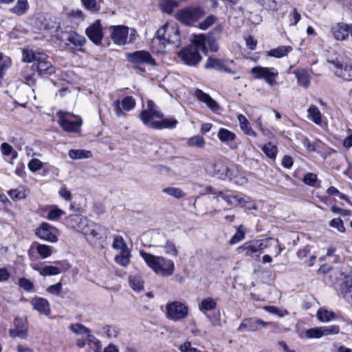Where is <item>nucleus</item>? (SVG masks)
<instances>
[{
  "mask_svg": "<svg viewBox=\"0 0 352 352\" xmlns=\"http://www.w3.org/2000/svg\"><path fill=\"white\" fill-rule=\"evenodd\" d=\"M131 252L129 250L120 251L118 255L115 256V262L121 266L126 267L129 264Z\"/></svg>",
  "mask_w": 352,
  "mask_h": 352,
  "instance_id": "37",
  "label": "nucleus"
},
{
  "mask_svg": "<svg viewBox=\"0 0 352 352\" xmlns=\"http://www.w3.org/2000/svg\"><path fill=\"white\" fill-rule=\"evenodd\" d=\"M176 6L172 0H160V8L163 12L170 14Z\"/></svg>",
  "mask_w": 352,
  "mask_h": 352,
  "instance_id": "46",
  "label": "nucleus"
},
{
  "mask_svg": "<svg viewBox=\"0 0 352 352\" xmlns=\"http://www.w3.org/2000/svg\"><path fill=\"white\" fill-rule=\"evenodd\" d=\"M264 309L272 314L276 315L279 317H283L285 315H287L289 313L286 310H280L278 307L275 306H265L264 307Z\"/></svg>",
  "mask_w": 352,
  "mask_h": 352,
  "instance_id": "58",
  "label": "nucleus"
},
{
  "mask_svg": "<svg viewBox=\"0 0 352 352\" xmlns=\"http://www.w3.org/2000/svg\"><path fill=\"white\" fill-rule=\"evenodd\" d=\"M86 35L95 44L101 43L103 38L102 28L100 20L96 21L94 23L87 28Z\"/></svg>",
  "mask_w": 352,
  "mask_h": 352,
  "instance_id": "18",
  "label": "nucleus"
},
{
  "mask_svg": "<svg viewBox=\"0 0 352 352\" xmlns=\"http://www.w3.org/2000/svg\"><path fill=\"white\" fill-rule=\"evenodd\" d=\"M106 232L107 229L105 228L94 223V225H93V228H91V232L90 236H89L88 241L100 239L102 237Z\"/></svg>",
  "mask_w": 352,
  "mask_h": 352,
  "instance_id": "40",
  "label": "nucleus"
},
{
  "mask_svg": "<svg viewBox=\"0 0 352 352\" xmlns=\"http://www.w3.org/2000/svg\"><path fill=\"white\" fill-rule=\"evenodd\" d=\"M59 124L65 131L76 133L81 126L82 121L80 118H74L69 113L59 112Z\"/></svg>",
  "mask_w": 352,
  "mask_h": 352,
  "instance_id": "11",
  "label": "nucleus"
},
{
  "mask_svg": "<svg viewBox=\"0 0 352 352\" xmlns=\"http://www.w3.org/2000/svg\"><path fill=\"white\" fill-rule=\"evenodd\" d=\"M28 9V0H17L15 6L10 9V12L17 16H22L26 13Z\"/></svg>",
  "mask_w": 352,
  "mask_h": 352,
  "instance_id": "32",
  "label": "nucleus"
},
{
  "mask_svg": "<svg viewBox=\"0 0 352 352\" xmlns=\"http://www.w3.org/2000/svg\"><path fill=\"white\" fill-rule=\"evenodd\" d=\"M266 327L268 322H265L257 318H250L244 319L239 326L237 331H256L258 329L259 326Z\"/></svg>",
  "mask_w": 352,
  "mask_h": 352,
  "instance_id": "19",
  "label": "nucleus"
},
{
  "mask_svg": "<svg viewBox=\"0 0 352 352\" xmlns=\"http://www.w3.org/2000/svg\"><path fill=\"white\" fill-rule=\"evenodd\" d=\"M112 248L115 250L122 251L123 250H129L126 245V242L124 241L123 237L122 236H116L113 239V241L112 243Z\"/></svg>",
  "mask_w": 352,
  "mask_h": 352,
  "instance_id": "48",
  "label": "nucleus"
},
{
  "mask_svg": "<svg viewBox=\"0 0 352 352\" xmlns=\"http://www.w3.org/2000/svg\"><path fill=\"white\" fill-rule=\"evenodd\" d=\"M217 137L221 142L227 144L230 149L235 150L237 148L238 144L235 142L236 135L233 132L227 129L221 128L217 133Z\"/></svg>",
  "mask_w": 352,
  "mask_h": 352,
  "instance_id": "21",
  "label": "nucleus"
},
{
  "mask_svg": "<svg viewBox=\"0 0 352 352\" xmlns=\"http://www.w3.org/2000/svg\"><path fill=\"white\" fill-rule=\"evenodd\" d=\"M110 36L113 43L118 45H124L133 43L135 40V31L125 25H113L109 28Z\"/></svg>",
  "mask_w": 352,
  "mask_h": 352,
  "instance_id": "6",
  "label": "nucleus"
},
{
  "mask_svg": "<svg viewBox=\"0 0 352 352\" xmlns=\"http://www.w3.org/2000/svg\"><path fill=\"white\" fill-rule=\"evenodd\" d=\"M126 58L135 68L139 69L141 72L144 71V68L142 67V65L146 64L153 66L156 64L155 60L152 58L150 53L144 50L128 53Z\"/></svg>",
  "mask_w": 352,
  "mask_h": 352,
  "instance_id": "9",
  "label": "nucleus"
},
{
  "mask_svg": "<svg viewBox=\"0 0 352 352\" xmlns=\"http://www.w3.org/2000/svg\"><path fill=\"white\" fill-rule=\"evenodd\" d=\"M49 57L43 52L32 50H23V60L27 63L33 62L31 69L38 75H51L55 73V68L48 60Z\"/></svg>",
  "mask_w": 352,
  "mask_h": 352,
  "instance_id": "3",
  "label": "nucleus"
},
{
  "mask_svg": "<svg viewBox=\"0 0 352 352\" xmlns=\"http://www.w3.org/2000/svg\"><path fill=\"white\" fill-rule=\"evenodd\" d=\"M162 192L175 199H182L186 196V193L178 187H166L162 189Z\"/></svg>",
  "mask_w": 352,
  "mask_h": 352,
  "instance_id": "38",
  "label": "nucleus"
},
{
  "mask_svg": "<svg viewBox=\"0 0 352 352\" xmlns=\"http://www.w3.org/2000/svg\"><path fill=\"white\" fill-rule=\"evenodd\" d=\"M251 73L254 78L264 79L270 86L276 84V78L278 76V72L274 67L256 66L252 68Z\"/></svg>",
  "mask_w": 352,
  "mask_h": 352,
  "instance_id": "10",
  "label": "nucleus"
},
{
  "mask_svg": "<svg viewBox=\"0 0 352 352\" xmlns=\"http://www.w3.org/2000/svg\"><path fill=\"white\" fill-rule=\"evenodd\" d=\"M305 336L307 338H320L322 337L321 327L307 329Z\"/></svg>",
  "mask_w": 352,
  "mask_h": 352,
  "instance_id": "56",
  "label": "nucleus"
},
{
  "mask_svg": "<svg viewBox=\"0 0 352 352\" xmlns=\"http://www.w3.org/2000/svg\"><path fill=\"white\" fill-rule=\"evenodd\" d=\"M129 284L130 286L135 291H141L144 288L143 282L135 276L130 278Z\"/></svg>",
  "mask_w": 352,
  "mask_h": 352,
  "instance_id": "60",
  "label": "nucleus"
},
{
  "mask_svg": "<svg viewBox=\"0 0 352 352\" xmlns=\"http://www.w3.org/2000/svg\"><path fill=\"white\" fill-rule=\"evenodd\" d=\"M139 118L146 127L155 130L174 129L178 124L177 120L173 117L164 118L159 107L151 100L147 101L146 107L140 112Z\"/></svg>",
  "mask_w": 352,
  "mask_h": 352,
  "instance_id": "1",
  "label": "nucleus"
},
{
  "mask_svg": "<svg viewBox=\"0 0 352 352\" xmlns=\"http://www.w3.org/2000/svg\"><path fill=\"white\" fill-rule=\"evenodd\" d=\"M236 250L238 254H243L245 256H252L254 254L258 252L254 240L244 243L242 245L238 247Z\"/></svg>",
  "mask_w": 352,
  "mask_h": 352,
  "instance_id": "28",
  "label": "nucleus"
},
{
  "mask_svg": "<svg viewBox=\"0 0 352 352\" xmlns=\"http://www.w3.org/2000/svg\"><path fill=\"white\" fill-rule=\"evenodd\" d=\"M222 71L228 74H234L237 72L238 68L233 60H223Z\"/></svg>",
  "mask_w": 352,
  "mask_h": 352,
  "instance_id": "51",
  "label": "nucleus"
},
{
  "mask_svg": "<svg viewBox=\"0 0 352 352\" xmlns=\"http://www.w3.org/2000/svg\"><path fill=\"white\" fill-rule=\"evenodd\" d=\"M67 38L71 44L74 45L76 47H81L86 43V38L76 33V32H66Z\"/></svg>",
  "mask_w": 352,
  "mask_h": 352,
  "instance_id": "29",
  "label": "nucleus"
},
{
  "mask_svg": "<svg viewBox=\"0 0 352 352\" xmlns=\"http://www.w3.org/2000/svg\"><path fill=\"white\" fill-rule=\"evenodd\" d=\"M140 254L156 274L162 276H170L173 274L175 264L172 260L164 256H155L144 251H140Z\"/></svg>",
  "mask_w": 352,
  "mask_h": 352,
  "instance_id": "5",
  "label": "nucleus"
},
{
  "mask_svg": "<svg viewBox=\"0 0 352 352\" xmlns=\"http://www.w3.org/2000/svg\"><path fill=\"white\" fill-rule=\"evenodd\" d=\"M274 239L273 238H267L261 240H254L257 252L262 253L265 249L272 247Z\"/></svg>",
  "mask_w": 352,
  "mask_h": 352,
  "instance_id": "41",
  "label": "nucleus"
},
{
  "mask_svg": "<svg viewBox=\"0 0 352 352\" xmlns=\"http://www.w3.org/2000/svg\"><path fill=\"white\" fill-rule=\"evenodd\" d=\"M187 145L191 148L202 149L205 147L206 140L203 136L195 135L188 139Z\"/></svg>",
  "mask_w": 352,
  "mask_h": 352,
  "instance_id": "35",
  "label": "nucleus"
},
{
  "mask_svg": "<svg viewBox=\"0 0 352 352\" xmlns=\"http://www.w3.org/2000/svg\"><path fill=\"white\" fill-rule=\"evenodd\" d=\"M18 285L19 287L28 292H32L34 287V283L25 277L19 279Z\"/></svg>",
  "mask_w": 352,
  "mask_h": 352,
  "instance_id": "49",
  "label": "nucleus"
},
{
  "mask_svg": "<svg viewBox=\"0 0 352 352\" xmlns=\"http://www.w3.org/2000/svg\"><path fill=\"white\" fill-rule=\"evenodd\" d=\"M228 190V194L226 197L225 201L232 207L241 206L245 208L248 210L255 209V204L251 200L250 197H243L239 193L230 194Z\"/></svg>",
  "mask_w": 352,
  "mask_h": 352,
  "instance_id": "13",
  "label": "nucleus"
},
{
  "mask_svg": "<svg viewBox=\"0 0 352 352\" xmlns=\"http://www.w3.org/2000/svg\"><path fill=\"white\" fill-rule=\"evenodd\" d=\"M349 24L337 23L331 28V32L337 41H344L349 34Z\"/></svg>",
  "mask_w": 352,
  "mask_h": 352,
  "instance_id": "24",
  "label": "nucleus"
},
{
  "mask_svg": "<svg viewBox=\"0 0 352 352\" xmlns=\"http://www.w3.org/2000/svg\"><path fill=\"white\" fill-rule=\"evenodd\" d=\"M317 317L321 322H327L335 318L336 314L332 311L321 309L318 311Z\"/></svg>",
  "mask_w": 352,
  "mask_h": 352,
  "instance_id": "42",
  "label": "nucleus"
},
{
  "mask_svg": "<svg viewBox=\"0 0 352 352\" xmlns=\"http://www.w3.org/2000/svg\"><path fill=\"white\" fill-rule=\"evenodd\" d=\"M292 50L290 46L280 45L276 48L272 49L267 52V55L276 58H280L287 55Z\"/></svg>",
  "mask_w": 352,
  "mask_h": 352,
  "instance_id": "31",
  "label": "nucleus"
},
{
  "mask_svg": "<svg viewBox=\"0 0 352 352\" xmlns=\"http://www.w3.org/2000/svg\"><path fill=\"white\" fill-rule=\"evenodd\" d=\"M217 299H214L210 297L204 298L199 304V309L208 318L209 320H211V317L207 314L208 311H213L217 308Z\"/></svg>",
  "mask_w": 352,
  "mask_h": 352,
  "instance_id": "26",
  "label": "nucleus"
},
{
  "mask_svg": "<svg viewBox=\"0 0 352 352\" xmlns=\"http://www.w3.org/2000/svg\"><path fill=\"white\" fill-rule=\"evenodd\" d=\"M181 352H201L197 348L192 347L190 342H186L179 346Z\"/></svg>",
  "mask_w": 352,
  "mask_h": 352,
  "instance_id": "64",
  "label": "nucleus"
},
{
  "mask_svg": "<svg viewBox=\"0 0 352 352\" xmlns=\"http://www.w3.org/2000/svg\"><path fill=\"white\" fill-rule=\"evenodd\" d=\"M322 336L329 335H336L340 331V327L338 325L333 324L329 326L321 327Z\"/></svg>",
  "mask_w": 352,
  "mask_h": 352,
  "instance_id": "55",
  "label": "nucleus"
},
{
  "mask_svg": "<svg viewBox=\"0 0 352 352\" xmlns=\"http://www.w3.org/2000/svg\"><path fill=\"white\" fill-rule=\"evenodd\" d=\"M294 74H295L297 80H298V83L307 88L309 87V84H310V77H309V75L308 74V72L307 70L305 69H296Z\"/></svg>",
  "mask_w": 352,
  "mask_h": 352,
  "instance_id": "30",
  "label": "nucleus"
},
{
  "mask_svg": "<svg viewBox=\"0 0 352 352\" xmlns=\"http://www.w3.org/2000/svg\"><path fill=\"white\" fill-rule=\"evenodd\" d=\"M58 265H45L41 270V276H56L70 268V265L64 261H56Z\"/></svg>",
  "mask_w": 352,
  "mask_h": 352,
  "instance_id": "20",
  "label": "nucleus"
},
{
  "mask_svg": "<svg viewBox=\"0 0 352 352\" xmlns=\"http://www.w3.org/2000/svg\"><path fill=\"white\" fill-rule=\"evenodd\" d=\"M209 174L217 177L220 179L226 180L230 177L232 168H228L221 160H217L213 163L211 168L207 169Z\"/></svg>",
  "mask_w": 352,
  "mask_h": 352,
  "instance_id": "16",
  "label": "nucleus"
},
{
  "mask_svg": "<svg viewBox=\"0 0 352 352\" xmlns=\"http://www.w3.org/2000/svg\"><path fill=\"white\" fill-rule=\"evenodd\" d=\"M307 118L316 124L320 126H323V125L326 124L323 121L324 117L317 106L311 104L307 109Z\"/></svg>",
  "mask_w": 352,
  "mask_h": 352,
  "instance_id": "25",
  "label": "nucleus"
},
{
  "mask_svg": "<svg viewBox=\"0 0 352 352\" xmlns=\"http://www.w3.org/2000/svg\"><path fill=\"white\" fill-rule=\"evenodd\" d=\"M245 239V232L242 230V226L237 227L236 233L230 239L229 243L234 245Z\"/></svg>",
  "mask_w": 352,
  "mask_h": 352,
  "instance_id": "53",
  "label": "nucleus"
},
{
  "mask_svg": "<svg viewBox=\"0 0 352 352\" xmlns=\"http://www.w3.org/2000/svg\"><path fill=\"white\" fill-rule=\"evenodd\" d=\"M68 155L72 160H80L89 158L91 156V153L82 149H71L69 151Z\"/></svg>",
  "mask_w": 352,
  "mask_h": 352,
  "instance_id": "39",
  "label": "nucleus"
},
{
  "mask_svg": "<svg viewBox=\"0 0 352 352\" xmlns=\"http://www.w3.org/2000/svg\"><path fill=\"white\" fill-rule=\"evenodd\" d=\"M205 39L206 37L203 34L195 36L192 43L179 53V56L185 64L195 66L201 60L199 52L206 54L208 51Z\"/></svg>",
  "mask_w": 352,
  "mask_h": 352,
  "instance_id": "4",
  "label": "nucleus"
},
{
  "mask_svg": "<svg viewBox=\"0 0 352 352\" xmlns=\"http://www.w3.org/2000/svg\"><path fill=\"white\" fill-rule=\"evenodd\" d=\"M329 226L332 228L337 229L340 232H345V227L342 220L340 218H334L329 222Z\"/></svg>",
  "mask_w": 352,
  "mask_h": 352,
  "instance_id": "59",
  "label": "nucleus"
},
{
  "mask_svg": "<svg viewBox=\"0 0 352 352\" xmlns=\"http://www.w3.org/2000/svg\"><path fill=\"white\" fill-rule=\"evenodd\" d=\"M65 221L67 226L79 232L80 230L84 228L85 225H87L88 219L80 214H72L68 216Z\"/></svg>",
  "mask_w": 352,
  "mask_h": 352,
  "instance_id": "23",
  "label": "nucleus"
},
{
  "mask_svg": "<svg viewBox=\"0 0 352 352\" xmlns=\"http://www.w3.org/2000/svg\"><path fill=\"white\" fill-rule=\"evenodd\" d=\"M262 151L266 156L272 160H275L278 153V148L272 142H268L261 146Z\"/></svg>",
  "mask_w": 352,
  "mask_h": 352,
  "instance_id": "36",
  "label": "nucleus"
},
{
  "mask_svg": "<svg viewBox=\"0 0 352 352\" xmlns=\"http://www.w3.org/2000/svg\"><path fill=\"white\" fill-rule=\"evenodd\" d=\"M69 329L78 335H89L91 331L84 325L78 323L73 324L69 326Z\"/></svg>",
  "mask_w": 352,
  "mask_h": 352,
  "instance_id": "50",
  "label": "nucleus"
},
{
  "mask_svg": "<svg viewBox=\"0 0 352 352\" xmlns=\"http://www.w3.org/2000/svg\"><path fill=\"white\" fill-rule=\"evenodd\" d=\"M168 45H175L176 47L181 45L178 26L175 23H166L156 32L151 41V48L155 53L165 52Z\"/></svg>",
  "mask_w": 352,
  "mask_h": 352,
  "instance_id": "2",
  "label": "nucleus"
},
{
  "mask_svg": "<svg viewBox=\"0 0 352 352\" xmlns=\"http://www.w3.org/2000/svg\"><path fill=\"white\" fill-rule=\"evenodd\" d=\"M63 210L55 207L50 210L47 214V219L52 221L57 220L61 215L64 214Z\"/></svg>",
  "mask_w": 352,
  "mask_h": 352,
  "instance_id": "61",
  "label": "nucleus"
},
{
  "mask_svg": "<svg viewBox=\"0 0 352 352\" xmlns=\"http://www.w3.org/2000/svg\"><path fill=\"white\" fill-rule=\"evenodd\" d=\"M135 100L132 96H126L121 100H116L113 102V106L114 107L115 113L117 117H125L126 116V111H130L135 107Z\"/></svg>",
  "mask_w": 352,
  "mask_h": 352,
  "instance_id": "15",
  "label": "nucleus"
},
{
  "mask_svg": "<svg viewBox=\"0 0 352 352\" xmlns=\"http://www.w3.org/2000/svg\"><path fill=\"white\" fill-rule=\"evenodd\" d=\"M164 248L166 254L171 256L177 257L178 255V250L177 249L175 243L173 241H167L163 245H160Z\"/></svg>",
  "mask_w": 352,
  "mask_h": 352,
  "instance_id": "44",
  "label": "nucleus"
},
{
  "mask_svg": "<svg viewBox=\"0 0 352 352\" xmlns=\"http://www.w3.org/2000/svg\"><path fill=\"white\" fill-rule=\"evenodd\" d=\"M266 10L276 11L280 6V0H258Z\"/></svg>",
  "mask_w": 352,
  "mask_h": 352,
  "instance_id": "45",
  "label": "nucleus"
},
{
  "mask_svg": "<svg viewBox=\"0 0 352 352\" xmlns=\"http://www.w3.org/2000/svg\"><path fill=\"white\" fill-rule=\"evenodd\" d=\"M34 310H36L41 314L49 316L51 309L48 300L44 298L34 296L30 301Z\"/></svg>",
  "mask_w": 352,
  "mask_h": 352,
  "instance_id": "22",
  "label": "nucleus"
},
{
  "mask_svg": "<svg viewBox=\"0 0 352 352\" xmlns=\"http://www.w3.org/2000/svg\"><path fill=\"white\" fill-rule=\"evenodd\" d=\"M196 96L199 101L205 103L212 111H215L219 109L218 103L203 91L197 89L196 91Z\"/></svg>",
  "mask_w": 352,
  "mask_h": 352,
  "instance_id": "27",
  "label": "nucleus"
},
{
  "mask_svg": "<svg viewBox=\"0 0 352 352\" xmlns=\"http://www.w3.org/2000/svg\"><path fill=\"white\" fill-rule=\"evenodd\" d=\"M165 314L168 319L177 322L188 316V308L182 302L173 301L166 305Z\"/></svg>",
  "mask_w": 352,
  "mask_h": 352,
  "instance_id": "8",
  "label": "nucleus"
},
{
  "mask_svg": "<svg viewBox=\"0 0 352 352\" xmlns=\"http://www.w3.org/2000/svg\"><path fill=\"white\" fill-rule=\"evenodd\" d=\"M12 65V60L8 56H5L0 52V75L5 74V71Z\"/></svg>",
  "mask_w": 352,
  "mask_h": 352,
  "instance_id": "54",
  "label": "nucleus"
},
{
  "mask_svg": "<svg viewBox=\"0 0 352 352\" xmlns=\"http://www.w3.org/2000/svg\"><path fill=\"white\" fill-rule=\"evenodd\" d=\"M302 182L307 186L315 187L319 185L320 182L318 179V177L313 173H308L305 175Z\"/></svg>",
  "mask_w": 352,
  "mask_h": 352,
  "instance_id": "43",
  "label": "nucleus"
},
{
  "mask_svg": "<svg viewBox=\"0 0 352 352\" xmlns=\"http://www.w3.org/2000/svg\"><path fill=\"white\" fill-rule=\"evenodd\" d=\"M36 235L41 239L55 243L58 241V230L50 224L43 222L36 229Z\"/></svg>",
  "mask_w": 352,
  "mask_h": 352,
  "instance_id": "14",
  "label": "nucleus"
},
{
  "mask_svg": "<svg viewBox=\"0 0 352 352\" xmlns=\"http://www.w3.org/2000/svg\"><path fill=\"white\" fill-rule=\"evenodd\" d=\"M42 164L38 159L34 158L29 162L28 166L32 172H36L42 168Z\"/></svg>",
  "mask_w": 352,
  "mask_h": 352,
  "instance_id": "62",
  "label": "nucleus"
},
{
  "mask_svg": "<svg viewBox=\"0 0 352 352\" xmlns=\"http://www.w3.org/2000/svg\"><path fill=\"white\" fill-rule=\"evenodd\" d=\"M14 328L10 329L9 334L12 338L18 337L26 339L28 337V324L27 320L22 318H16L14 320Z\"/></svg>",
  "mask_w": 352,
  "mask_h": 352,
  "instance_id": "17",
  "label": "nucleus"
},
{
  "mask_svg": "<svg viewBox=\"0 0 352 352\" xmlns=\"http://www.w3.org/2000/svg\"><path fill=\"white\" fill-rule=\"evenodd\" d=\"M230 181L233 182L236 185L242 186L247 182V179L244 177L238 174V172L234 173V170L230 173V177H228Z\"/></svg>",
  "mask_w": 352,
  "mask_h": 352,
  "instance_id": "52",
  "label": "nucleus"
},
{
  "mask_svg": "<svg viewBox=\"0 0 352 352\" xmlns=\"http://www.w3.org/2000/svg\"><path fill=\"white\" fill-rule=\"evenodd\" d=\"M217 21V17L211 14L207 16L202 22H201L199 25V27L201 30H206L212 25L215 21Z\"/></svg>",
  "mask_w": 352,
  "mask_h": 352,
  "instance_id": "57",
  "label": "nucleus"
},
{
  "mask_svg": "<svg viewBox=\"0 0 352 352\" xmlns=\"http://www.w3.org/2000/svg\"><path fill=\"white\" fill-rule=\"evenodd\" d=\"M328 63L333 66V71L334 74L346 81L352 80V65L343 61L340 60L338 58L335 60H328Z\"/></svg>",
  "mask_w": 352,
  "mask_h": 352,
  "instance_id": "12",
  "label": "nucleus"
},
{
  "mask_svg": "<svg viewBox=\"0 0 352 352\" xmlns=\"http://www.w3.org/2000/svg\"><path fill=\"white\" fill-rule=\"evenodd\" d=\"M62 290V283L60 282L57 283L55 285L49 286L47 288V292L51 294L58 296Z\"/></svg>",
  "mask_w": 352,
  "mask_h": 352,
  "instance_id": "63",
  "label": "nucleus"
},
{
  "mask_svg": "<svg viewBox=\"0 0 352 352\" xmlns=\"http://www.w3.org/2000/svg\"><path fill=\"white\" fill-rule=\"evenodd\" d=\"M205 14L201 7H188L179 10L176 14L178 21L185 25H192Z\"/></svg>",
  "mask_w": 352,
  "mask_h": 352,
  "instance_id": "7",
  "label": "nucleus"
},
{
  "mask_svg": "<svg viewBox=\"0 0 352 352\" xmlns=\"http://www.w3.org/2000/svg\"><path fill=\"white\" fill-rule=\"evenodd\" d=\"M35 247L37 253L39 254L40 257L42 259H45L50 256L52 254V248L50 245H47L45 244H40L37 242H35L32 248Z\"/></svg>",
  "mask_w": 352,
  "mask_h": 352,
  "instance_id": "34",
  "label": "nucleus"
},
{
  "mask_svg": "<svg viewBox=\"0 0 352 352\" xmlns=\"http://www.w3.org/2000/svg\"><path fill=\"white\" fill-rule=\"evenodd\" d=\"M223 60L220 59H216L213 58H208L205 68L206 69H214L218 71H222V64Z\"/></svg>",
  "mask_w": 352,
  "mask_h": 352,
  "instance_id": "47",
  "label": "nucleus"
},
{
  "mask_svg": "<svg viewBox=\"0 0 352 352\" xmlns=\"http://www.w3.org/2000/svg\"><path fill=\"white\" fill-rule=\"evenodd\" d=\"M238 120L239 122L241 129L243 133L248 135L256 137V133L252 129L250 123L248 119L242 114L238 116Z\"/></svg>",
  "mask_w": 352,
  "mask_h": 352,
  "instance_id": "33",
  "label": "nucleus"
}]
</instances>
